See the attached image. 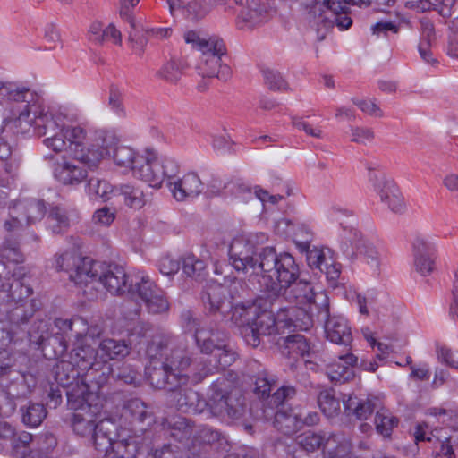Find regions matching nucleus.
<instances>
[{
    "label": "nucleus",
    "instance_id": "bf43d9fd",
    "mask_svg": "<svg viewBox=\"0 0 458 458\" xmlns=\"http://www.w3.org/2000/svg\"><path fill=\"white\" fill-rule=\"evenodd\" d=\"M290 4H297L301 8L309 11L310 15L313 18L310 21L314 27V21H318V13H323L324 5L321 4L323 0H284Z\"/></svg>",
    "mask_w": 458,
    "mask_h": 458
},
{
    "label": "nucleus",
    "instance_id": "a211bd4d",
    "mask_svg": "<svg viewBox=\"0 0 458 458\" xmlns=\"http://www.w3.org/2000/svg\"><path fill=\"white\" fill-rule=\"evenodd\" d=\"M336 356L338 360L327 366V375L330 380L335 383H345L353 379L358 357L352 352L351 348L344 349Z\"/></svg>",
    "mask_w": 458,
    "mask_h": 458
},
{
    "label": "nucleus",
    "instance_id": "423d86ee",
    "mask_svg": "<svg viewBox=\"0 0 458 458\" xmlns=\"http://www.w3.org/2000/svg\"><path fill=\"white\" fill-rule=\"evenodd\" d=\"M168 343L167 336L157 334L148 344L146 353L148 365L145 366V379H148L154 388L175 392L188 382L189 377L186 374L171 372L164 364L163 352L167 348Z\"/></svg>",
    "mask_w": 458,
    "mask_h": 458
},
{
    "label": "nucleus",
    "instance_id": "ddd939ff",
    "mask_svg": "<svg viewBox=\"0 0 458 458\" xmlns=\"http://www.w3.org/2000/svg\"><path fill=\"white\" fill-rule=\"evenodd\" d=\"M54 324L55 327L58 329V332H56L53 337H48L47 332V324L43 321H41L38 326V328L42 329V333L38 336H37L35 333L30 332V340L36 343L38 345V347L41 348L43 351L45 350L47 344L52 345L55 344H58L59 350H55V352L56 355L62 357L64 353L67 351L68 347L65 336L69 333L73 331L72 318H56Z\"/></svg>",
    "mask_w": 458,
    "mask_h": 458
},
{
    "label": "nucleus",
    "instance_id": "1a4fd4ad",
    "mask_svg": "<svg viewBox=\"0 0 458 458\" xmlns=\"http://www.w3.org/2000/svg\"><path fill=\"white\" fill-rule=\"evenodd\" d=\"M200 56L196 65L199 75L217 78L226 81L232 76L231 67L227 64L228 56L224 41L217 37H210L208 41L200 45Z\"/></svg>",
    "mask_w": 458,
    "mask_h": 458
},
{
    "label": "nucleus",
    "instance_id": "bb28decb",
    "mask_svg": "<svg viewBox=\"0 0 458 458\" xmlns=\"http://www.w3.org/2000/svg\"><path fill=\"white\" fill-rule=\"evenodd\" d=\"M273 423L279 431L291 435L301 428L302 414L290 406L282 405L276 408Z\"/></svg>",
    "mask_w": 458,
    "mask_h": 458
},
{
    "label": "nucleus",
    "instance_id": "dca6fc26",
    "mask_svg": "<svg viewBox=\"0 0 458 458\" xmlns=\"http://www.w3.org/2000/svg\"><path fill=\"white\" fill-rule=\"evenodd\" d=\"M98 353L95 347L89 344L86 339H78L74 343L69 357L78 369L81 371L86 370L85 380L91 381L96 378L94 374L97 369L94 367L99 365L95 362Z\"/></svg>",
    "mask_w": 458,
    "mask_h": 458
},
{
    "label": "nucleus",
    "instance_id": "a18cd8bd",
    "mask_svg": "<svg viewBox=\"0 0 458 458\" xmlns=\"http://www.w3.org/2000/svg\"><path fill=\"white\" fill-rule=\"evenodd\" d=\"M228 255L229 260L240 258H250L251 256H257V248L250 239L238 237L233 239L230 244Z\"/></svg>",
    "mask_w": 458,
    "mask_h": 458
},
{
    "label": "nucleus",
    "instance_id": "b1692460",
    "mask_svg": "<svg viewBox=\"0 0 458 458\" xmlns=\"http://www.w3.org/2000/svg\"><path fill=\"white\" fill-rule=\"evenodd\" d=\"M15 212H19L25 225L30 226L40 221L46 215V202L39 199H20L12 202Z\"/></svg>",
    "mask_w": 458,
    "mask_h": 458
},
{
    "label": "nucleus",
    "instance_id": "4d7b16f0",
    "mask_svg": "<svg viewBox=\"0 0 458 458\" xmlns=\"http://www.w3.org/2000/svg\"><path fill=\"white\" fill-rule=\"evenodd\" d=\"M23 219L19 212H15V207L11 203L8 207L7 216L3 221V228L8 233H17L23 229Z\"/></svg>",
    "mask_w": 458,
    "mask_h": 458
},
{
    "label": "nucleus",
    "instance_id": "7c9ffc66",
    "mask_svg": "<svg viewBox=\"0 0 458 458\" xmlns=\"http://www.w3.org/2000/svg\"><path fill=\"white\" fill-rule=\"evenodd\" d=\"M231 266L239 273H242L249 282L253 285L261 277L263 268H261V251L257 256L250 258H240L229 260Z\"/></svg>",
    "mask_w": 458,
    "mask_h": 458
},
{
    "label": "nucleus",
    "instance_id": "6ab92c4d",
    "mask_svg": "<svg viewBox=\"0 0 458 458\" xmlns=\"http://www.w3.org/2000/svg\"><path fill=\"white\" fill-rule=\"evenodd\" d=\"M84 166L87 165L79 159H74L73 157L70 160L63 157L54 164L53 174L64 185H77L87 177Z\"/></svg>",
    "mask_w": 458,
    "mask_h": 458
},
{
    "label": "nucleus",
    "instance_id": "69168bd1",
    "mask_svg": "<svg viewBox=\"0 0 458 458\" xmlns=\"http://www.w3.org/2000/svg\"><path fill=\"white\" fill-rule=\"evenodd\" d=\"M420 24L421 32L420 44H424L426 47H430L432 42L436 39L434 23L428 18L423 17L420 20Z\"/></svg>",
    "mask_w": 458,
    "mask_h": 458
},
{
    "label": "nucleus",
    "instance_id": "f03ea898",
    "mask_svg": "<svg viewBox=\"0 0 458 458\" xmlns=\"http://www.w3.org/2000/svg\"><path fill=\"white\" fill-rule=\"evenodd\" d=\"M285 309H280L277 318L267 308V301L263 299L256 300L252 304L235 307L233 318L242 327V334L247 344L257 347L260 344L261 337L274 334L277 327L294 328L295 320Z\"/></svg>",
    "mask_w": 458,
    "mask_h": 458
},
{
    "label": "nucleus",
    "instance_id": "c9c22d12",
    "mask_svg": "<svg viewBox=\"0 0 458 458\" xmlns=\"http://www.w3.org/2000/svg\"><path fill=\"white\" fill-rule=\"evenodd\" d=\"M47 226L55 234H62L71 226L69 211L60 205L51 206L47 217Z\"/></svg>",
    "mask_w": 458,
    "mask_h": 458
},
{
    "label": "nucleus",
    "instance_id": "412c9836",
    "mask_svg": "<svg viewBox=\"0 0 458 458\" xmlns=\"http://www.w3.org/2000/svg\"><path fill=\"white\" fill-rule=\"evenodd\" d=\"M165 176V157L153 148H145V183L151 189L158 190Z\"/></svg>",
    "mask_w": 458,
    "mask_h": 458
},
{
    "label": "nucleus",
    "instance_id": "680f3d73",
    "mask_svg": "<svg viewBox=\"0 0 458 458\" xmlns=\"http://www.w3.org/2000/svg\"><path fill=\"white\" fill-rule=\"evenodd\" d=\"M263 76L266 85L271 90H284L287 88V83L282 75L275 70L265 69L263 70Z\"/></svg>",
    "mask_w": 458,
    "mask_h": 458
},
{
    "label": "nucleus",
    "instance_id": "9b49d317",
    "mask_svg": "<svg viewBox=\"0 0 458 458\" xmlns=\"http://www.w3.org/2000/svg\"><path fill=\"white\" fill-rule=\"evenodd\" d=\"M369 180L382 203L396 214H403L406 209L403 196L395 182L384 174L369 168Z\"/></svg>",
    "mask_w": 458,
    "mask_h": 458
},
{
    "label": "nucleus",
    "instance_id": "cd10ccee",
    "mask_svg": "<svg viewBox=\"0 0 458 458\" xmlns=\"http://www.w3.org/2000/svg\"><path fill=\"white\" fill-rule=\"evenodd\" d=\"M0 97L13 102H24L29 107L38 106V95L30 89L24 86H18L13 82L0 81Z\"/></svg>",
    "mask_w": 458,
    "mask_h": 458
},
{
    "label": "nucleus",
    "instance_id": "774afa93",
    "mask_svg": "<svg viewBox=\"0 0 458 458\" xmlns=\"http://www.w3.org/2000/svg\"><path fill=\"white\" fill-rule=\"evenodd\" d=\"M437 355L439 361L446 366L458 369V352L456 354L447 346H438Z\"/></svg>",
    "mask_w": 458,
    "mask_h": 458
},
{
    "label": "nucleus",
    "instance_id": "6e6552de",
    "mask_svg": "<svg viewBox=\"0 0 458 458\" xmlns=\"http://www.w3.org/2000/svg\"><path fill=\"white\" fill-rule=\"evenodd\" d=\"M104 132H100L98 139L101 143L93 144L87 131L81 126H66L64 129V138L68 144V152L74 159L82 161L90 169L96 168L104 154L107 152L108 144Z\"/></svg>",
    "mask_w": 458,
    "mask_h": 458
},
{
    "label": "nucleus",
    "instance_id": "e2e57ef3",
    "mask_svg": "<svg viewBox=\"0 0 458 458\" xmlns=\"http://www.w3.org/2000/svg\"><path fill=\"white\" fill-rule=\"evenodd\" d=\"M64 129L65 127H62L60 129L59 133H56L54 136H48L45 138L43 140L44 145L53 151L59 153L64 150L68 151V144L67 140H65L64 134Z\"/></svg>",
    "mask_w": 458,
    "mask_h": 458
},
{
    "label": "nucleus",
    "instance_id": "2eb2a0df",
    "mask_svg": "<svg viewBox=\"0 0 458 458\" xmlns=\"http://www.w3.org/2000/svg\"><path fill=\"white\" fill-rule=\"evenodd\" d=\"M411 247L415 270L422 276H429L435 269L434 245L425 236L418 235Z\"/></svg>",
    "mask_w": 458,
    "mask_h": 458
},
{
    "label": "nucleus",
    "instance_id": "603ef678",
    "mask_svg": "<svg viewBox=\"0 0 458 458\" xmlns=\"http://www.w3.org/2000/svg\"><path fill=\"white\" fill-rule=\"evenodd\" d=\"M0 257L13 263H20L23 260L22 254L16 240L5 239L0 246Z\"/></svg>",
    "mask_w": 458,
    "mask_h": 458
},
{
    "label": "nucleus",
    "instance_id": "7ed1b4c3",
    "mask_svg": "<svg viewBox=\"0 0 458 458\" xmlns=\"http://www.w3.org/2000/svg\"><path fill=\"white\" fill-rule=\"evenodd\" d=\"M281 295L290 302L307 306V310L295 307L285 308V310H283V313H289L295 320L294 329L307 331L313 327L314 316L317 313L323 317L327 316L329 302L327 294L323 291L315 292L312 284L306 279L298 277L293 280L284 289Z\"/></svg>",
    "mask_w": 458,
    "mask_h": 458
},
{
    "label": "nucleus",
    "instance_id": "a878e982",
    "mask_svg": "<svg viewBox=\"0 0 458 458\" xmlns=\"http://www.w3.org/2000/svg\"><path fill=\"white\" fill-rule=\"evenodd\" d=\"M380 406L381 402L377 397L360 399L357 396H349L347 400L344 401V407L347 416H353L360 420H366Z\"/></svg>",
    "mask_w": 458,
    "mask_h": 458
},
{
    "label": "nucleus",
    "instance_id": "49530a36",
    "mask_svg": "<svg viewBox=\"0 0 458 458\" xmlns=\"http://www.w3.org/2000/svg\"><path fill=\"white\" fill-rule=\"evenodd\" d=\"M234 13L237 15L238 21L243 24L242 29L250 28L259 21L260 11L253 1L250 3L247 1L246 4L242 2Z\"/></svg>",
    "mask_w": 458,
    "mask_h": 458
},
{
    "label": "nucleus",
    "instance_id": "a19ab883",
    "mask_svg": "<svg viewBox=\"0 0 458 458\" xmlns=\"http://www.w3.org/2000/svg\"><path fill=\"white\" fill-rule=\"evenodd\" d=\"M4 263L0 261V270H4ZM25 284L14 276L3 277L0 272V302L13 305L15 292L21 290Z\"/></svg>",
    "mask_w": 458,
    "mask_h": 458
},
{
    "label": "nucleus",
    "instance_id": "f704fd0d",
    "mask_svg": "<svg viewBox=\"0 0 458 458\" xmlns=\"http://www.w3.org/2000/svg\"><path fill=\"white\" fill-rule=\"evenodd\" d=\"M163 362L171 372L184 374L183 371L191 363V353L183 344L178 345L172 348L169 354H165Z\"/></svg>",
    "mask_w": 458,
    "mask_h": 458
},
{
    "label": "nucleus",
    "instance_id": "4468645a",
    "mask_svg": "<svg viewBox=\"0 0 458 458\" xmlns=\"http://www.w3.org/2000/svg\"><path fill=\"white\" fill-rule=\"evenodd\" d=\"M314 318L324 322L325 334L327 338L336 344H342L344 349L350 348L352 341L351 327L347 320L340 315H329V302L327 308V316L323 317L317 313Z\"/></svg>",
    "mask_w": 458,
    "mask_h": 458
},
{
    "label": "nucleus",
    "instance_id": "79ce46f5",
    "mask_svg": "<svg viewBox=\"0 0 458 458\" xmlns=\"http://www.w3.org/2000/svg\"><path fill=\"white\" fill-rule=\"evenodd\" d=\"M186 67L185 63L179 57L172 56L157 72V75L171 84H176L182 78Z\"/></svg>",
    "mask_w": 458,
    "mask_h": 458
},
{
    "label": "nucleus",
    "instance_id": "c85d7f7f",
    "mask_svg": "<svg viewBox=\"0 0 458 458\" xmlns=\"http://www.w3.org/2000/svg\"><path fill=\"white\" fill-rule=\"evenodd\" d=\"M145 307L148 313L164 314L169 310V302L164 292L145 276Z\"/></svg>",
    "mask_w": 458,
    "mask_h": 458
},
{
    "label": "nucleus",
    "instance_id": "de8ad7c7",
    "mask_svg": "<svg viewBox=\"0 0 458 458\" xmlns=\"http://www.w3.org/2000/svg\"><path fill=\"white\" fill-rule=\"evenodd\" d=\"M100 358L103 360H113L117 357H123L128 353L127 345L121 341L114 339H104L99 344Z\"/></svg>",
    "mask_w": 458,
    "mask_h": 458
},
{
    "label": "nucleus",
    "instance_id": "ea45409f",
    "mask_svg": "<svg viewBox=\"0 0 458 458\" xmlns=\"http://www.w3.org/2000/svg\"><path fill=\"white\" fill-rule=\"evenodd\" d=\"M21 422L30 428L38 427L47 417V410L41 403L29 402L20 408Z\"/></svg>",
    "mask_w": 458,
    "mask_h": 458
},
{
    "label": "nucleus",
    "instance_id": "58836bf2",
    "mask_svg": "<svg viewBox=\"0 0 458 458\" xmlns=\"http://www.w3.org/2000/svg\"><path fill=\"white\" fill-rule=\"evenodd\" d=\"M116 195L123 197L126 207L140 209L143 207V189L140 185L132 183L121 184L114 189Z\"/></svg>",
    "mask_w": 458,
    "mask_h": 458
},
{
    "label": "nucleus",
    "instance_id": "e433bc0d",
    "mask_svg": "<svg viewBox=\"0 0 458 458\" xmlns=\"http://www.w3.org/2000/svg\"><path fill=\"white\" fill-rule=\"evenodd\" d=\"M8 306L10 309L7 311V318L9 321L14 325L27 323L39 308L38 301L35 299H30L29 301Z\"/></svg>",
    "mask_w": 458,
    "mask_h": 458
},
{
    "label": "nucleus",
    "instance_id": "37998d69",
    "mask_svg": "<svg viewBox=\"0 0 458 458\" xmlns=\"http://www.w3.org/2000/svg\"><path fill=\"white\" fill-rule=\"evenodd\" d=\"M143 445V438L140 437H130L117 441L115 444V458H137L140 454Z\"/></svg>",
    "mask_w": 458,
    "mask_h": 458
},
{
    "label": "nucleus",
    "instance_id": "338daca9",
    "mask_svg": "<svg viewBox=\"0 0 458 458\" xmlns=\"http://www.w3.org/2000/svg\"><path fill=\"white\" fill-rule=\"evenodd\" d=\"M229 191L235 198L242 199L244 201L250 200L253 198V191L251 188L246 183L235 181L228 183Z\"/></svg>",
    "mask_w": 458,
    "mask_h": 458
},
{
    "label": "nucleus",
    "instance_id": "39448f33",
    "mask_svg": "<svg viewBox=\"0 0 458 458\" xmlns=\"http://www.w3.org/2000/svg\"><path fill=\"white\" fill-rule=\"evenodd\" d=\"M261 277L259 285L268 293L280 296L289 284L298 279L299 267L294 258L286 252L277 254L271 247L261 250Z\"/></svg>",
    "mask_w": 458,
    "mask_h": 458
},
{
    "label": "nucleus",
    "instance_id": "864d4df0",
    "mask_svg": "<svg viewBox=\"0 0 458 458\" xmlns=\"http://www.w3.org/2000/svg\"><path fill=\"white\" fill-rule=\"evenodd\" d=\"M330 458H358L352 453V445L349 439L343 438L328 445L327 453Z\"/></svg>",
    "mask_w": 458,
    "mask_h": 458
},
{
    "label": "nucleus",
    "instance_id": "13d9d810",
    "mask_svg": "<svg viewBox=\"0 0 458 458\" xmlns=\"http://www.w3.org/2000/svg\"><path fill=\"white\" fill-rule=\"evenodd\" d=\"M34 107L25 106L24 109L21 111L19 116L14 120L4 119L7 124L13 123L18 132L26 133L31 126H33V119H30V115L33 113Z\"/></svg>",
    "mask_w": 458,
    "mask_h": 458
},
{
    "label": "nucleus",
    "instance_id": "f3484780",
    "mask_svg": "<svg viewBox=\"0 0 458 458\" xmlns=\"http://www.w3.org/2000/svg\"><path fill=\"white\" fill-rule=\"evenodd\" d=\"M116 426L110 420H102L95 427L92 432V440L95 449L99 455L106 458H115L114 441Z\"/></svg>",
    "mask_w": 458,
    "mask_h": 458
},
{
    "label": "nucleus",
    "instance_id": "72a5a7b5",
    "mask_svg": "<svg viewBox=\"0 0 458 458\" xmlns=\"http://www.w3.org/2000/svg\"><path fill=\"white\" fill-rule=\"evenodd\" d=\"M33 114L34 131L38 136H45L46 138L49 135L54 136L59 133L60 129L63 127L51 114L44 112L39 106L34 109Z\"/></svg>",
    "mask_w": 458,
    "mask_h": 458
},
{
    "label": "nucleus",
    "instance_id": "6e6d98bb",
    "mask_svg": "<svg viewBox=\"0 0 458 458\" xmlns=\"http://www.w3.org/2000/svg\"><path fill=\"white\" fill-rule=\"evenodd\" d=\"M297 394L296 388L293 386L283 385L270 397L268 404L275 408L285 405L284 403L293 399Z\"/></svg>",
    "mask_w": 458,
    "mask_h": 458
},
{
    "label": "nucleus",
    "instance_id": "20e7f679",
    "mask_svg": "<svg viewBox=\"0 0 458 458\" xmlns=\"http://www.w3.org/2000/svg\"><path fill=\"white\" fill-rule=\"evenodd\" d=\"M218 331L202 327L196 329L195 339L202 353L209 354L205 360L199 363L192 374L195 382L217 373L232 365L236 360V353L222 339Z\"/></svg>",
    "mask_w": 458,
    "mask_h": 458
},
{
    "label": "nucleus",
    "instance_id": "0e129e2a",
    "mask_svg": "<svg viewBox=\"0 0 458 458\" xmlns=\"http://www.w3.org/2000/svg\"><path fill=\"white\" fill-rule=\"evenodd\" d=\"M374 139V132L367 127L352 126L350 128V140L357 144L366 145Z\"/></svg>",
    "mask_w": 458,
    "mask_h": 458
},
{
    "label": "nucleus",
    "instance_id": "473e14b6",
    "mask_svg": "<svg viewBox=\"0 0 458 458\" xmlns=\"http://www.w3.org/2000/svg\"><path fill=\"white\" fill-rule=\"evenodd\" d=\"M167 2L172 15L182 9L191 20L201 19L210 11V6L201 0H167Z\"/></svg>",
    "mask_w": 458,
    "mask_h": 458
},
{
    "label": "nucleus",
    "instance_id": "052dcab7",
    "mask_svg": "<svg viewBox=\"0 0 458 458\" xmlns=\"http://www.w3.org/2000/svg\"><path fill=\"white\" fill-rule=\"evenodd\" d=\"M275 381L270 379L267 373L259 374L254 382L253 392L260 398L271 396L269 394Z\"/></svg>",
    "mask_w": 458,
    "mask_h": 458
},
{
    "label": "nucleus",
    "instance_id": "393cba45",
    "mask_svg": "<svg viewBox=\"0 0 458 458\" xmlns=\"http://www.w3.org/2000/svg\"><path fill=\"white\" fill-rule=\"evenodd\" d=\"M92 395L85 396V408H78L73 410L74 413L72 416V428L73 431L81 437L91 435L95 430L97 424L94 422V416L98 411L97 407H92L89 403V399Z\"/></svg>",
    "mask_w": 458,
    "mask_h": 458
},
{
    "label": "nucleus",
    "instance_id": "4c0bfd02",
    "mask_svg": "<svg viewBox=\"0 0 458 458\" xmlns=\"http://www.w3.org/2000/svg\"><path fill=\"white\" fill-rule=\"evenodd\" d=\"M113 158L117 165L129 167L132 170L136 178H142L141 165H137L140 161L136 159V154L131 148L127 146L117 147L114 151Z\"/></svg>",
    "mask_w": 458,
    "mask_h": 458
},
{
    "label": "nucleus",
    "instance_id": "f8f14e48",
    "mask_svg": "<svg viewBox=\"0 0 458 458\" xmlns=\"http://www.w3.org/2000/svg\"><path fill=\"white\" fill-rule=\"evenodd\" d=\"M341 250L348 258H353L357 255L362 256L373 273H379L381 264L380 255L375 246L360 231H351L349 238L342 242Z\"/></svg>",
    "mask_w": 458,
    "mask_h": 458
},
{
    "label": "nucleus",
    "instance_id": "09e8293b",
    "mask_svg": "<svg viewBox=\"0 0 458 458\" xmlns=\"http://www.w3.org/2000/svg\"><path fill=\"white\" fill-rule=\"evenodd\" d=\"M170 436L182 442L189 439L193 432V427L190 421L182 417L174 418L173 421L168 422Z\"/></svg>",
    "mask_w": 458,
    "mask_h": 458
},
{
    "label": "nucleus",
    "instance_id": "2f4dec72",
    "mask_svg": "<svg viewBox=\"0 0 458 458\" xmlns=\"http://www.w3.org/2000/svg\"><path fill=\"white\" fill-rule=\"evenodd\" d=\"M296 441L298 445L308 453L322 449L326 454L328 445L335 444L336 439L335 437H327L324 433L307 431L298 436Z\"/></svg>",
    "mask_w": 458,
    "mask_h": 458
},
{
    "label": "nucleus",
    "instance_id": "3c124183",
    "mask_svg": "<svg viewBox=\"0 0 458 458\" xmlns=\"http://www.w3.org/2000/svg\"><path fill=\"white\" fill-rule=\"evenodd\" d=\"M302 250L307 252V262L311 268H318L324 271L323 265L326 262V255L323 249L313 247L310 249L309 241L298 243Z\"/></svg>",
    "mask_w": 458,
    "mask_h": 458
},
{
    "label": "nucleus",
    "instance_id": "5701e85b",
    "mask_svg": "<svg viewBox=\"0 0 458 458\" xmlns=\"http://www.w3.org/2000/svg\"><path fill=\"white\" fill-rule=\"evenodd\" d=\"M174 198L178 201L193 199L199 195L203 190V183L194 173H189L182 178L169 183Z\"/></svg>",
    "mask_w": 458,
    "mask_h": 458
},
{
    "label": "nucleus",
    "instance_id": "9d476101",
    "mask_svg": "<svg viewBox=\"0 0 458 458\" xmlns=\"http://www.w3.org/2000/svg\"><path fill=\"white\" fill-rule=\"evenodd\" d=\"M76 365L71 360H61L54 368L55 382L62 387L67 388V403L71 410L85 408V396L92 395L90 386L84 381H80V371L75 369Z\"/></svg>",
    "mask_w": 458,
    "mask_h": 458
},
{
    "label": "nucleus",
    "instance_id": "0eeeda50",
    "mask_svg": "<svg viewBox=\"0 0 458 458\" xmlns=\"http://www.w3.org/2000/svg\"><path fill=\"white\" fill-rule=\"evenodd\" d=\"M208 406L215 416L231 421L242 419L246 413L244 396L225 377H219L212 384Z\"/></svg>",
    "mask_w": 458,
    "mask_h": 458
},
{
    "label": "nucleus",
    "instance_id": "4be33fe9",
    "mask_svg": "<svg viewBox=\"0 0 458 458\" xmlns=\"http://www.w3.org/2000/svg\"><path fill=\"white\" fill-rule=\"evenodd\" d=\"M227 289L220 284L212 283L206 286L201 294V301L206 309L210 312L224 314L232 309V303L228 300Z\"/></svg>",
    "mask_w": 458,
    "mask_h": 458
},
{
    "label": "nucleus",
    "instance_id": "8fccbe9b",
    "mask_svg": "<svg viewBox=\"0 0 458 458\" xmlns=\"http://www.w3.org/2000/svg\"><path fill=\"white\" fill-rule=\"evenodd\" d=\"M318 403L327 417H335L340 412V401L329 390H324L319 393Z\"/></svg>",
    "mask_w": 458,
    "mask_h": 458
},
{
    "label": "nucleus",
    "instance_id": "f257e3e1",
    "mask_svg": "<svg viewBox=\"0 0 458 458\" xmlns=\"http://www.w3.org/2000/svg\"><path fill=\"white\" fill-rule=\"evenodd\" d=\"M55 267L58 271L65 272L69 279L80 287L90 286L97 290L102 285L114 295H122L127 292L128 306L134 302L135 315L140 316L143 301L140 284L137 283L134 287L128 286V276L123 267L96 261L75 251H66L56 257Z\"/></svg>",
    "mask_w": 458,
    "mask_h": 458
},
{
    "label": "nucleus",
    "instance_id": "aec40b11",
    "mask_svg": "<svg viewBox=\"0 0 458 458\" xmlns=\"http://www.w3.org/2000/svg\"><path fill=\"white\" fill-rule=\"evenodd\" d=\"M352 23V19L347 15V9L332 10L324 9L323 13H318V21H314L318 40H323L327 32L334 28L335 24L341 30H347Z\"/></svg>",
    "mask_w": 458,
    "mask_h": 458
},
{
    "label": "nucleus",
    "instance_id": "c03bdc74",
    "mask_svg": "<svg viewBox=\"0 0 458 458\" xmlns=\"http://www.w3.org/2000/svg\"><path fill=\"white\" fill-rule=\"evenodd\" d=\"M399 423L398 418L393 416L391 412L383 408L382 405L376 411L375 415V427L378 434L384 437H389L393 429L397 427Z\"/></svg>",
    "mask_w": 458,
    "mask_h": 458
},
{
    "label": "nucleus",
    "instance_id": "5fc2aeb1",
    "mask_svg": "<svg viewBox=\"0 0 458 458\" xmlns=\"http://www.w3.org/2000/svg\"><path fill=\"white\" fill-rule=\"evenodd\" d=\"M205 267L204 261L193 255H188L182 259V271L189 277L194 279L200 278Z\"/></svg>",
    "mask_w": 458,
    "mask_h": 458
},
{
    "label": "nucleus",
    "instance_id": "c756f323",
    "mask_svg": "<svg viewBox=\"0 0 458 458\" xmlns=\"http://www.w3.org/2000/svg\"><path fill=\"white\" fill-rule=\"evenodd\" d=\"M276 345L284 356L293 357L305 356L309 354L310 346L304 335L293 334L287 336H280Z\"/></svg>",
    "mask_w": 458,
    "mask_h": 458
}]
</instances>
